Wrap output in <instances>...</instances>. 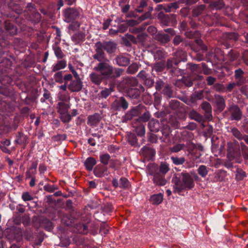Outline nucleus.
<instances>
[{
	"mask_svg": "<svg viewBox=\"0 0 248 248\" xmlns=\"http://www.w3.org/2000/svg\"><path fill=\"white\" fill-rule=\"evenodd\" d=\"M170 170L169 165L164 162H161L159 167L154 163H150L147 166V173L153 176V182L157 186H164L166 184L165 175Z\"/></svg>",
	"mask_w": 248,
	"mask_h": 248,
	"instance_id": "f257e3e1",
	"label": "nucleus"
},
{
	"mask_svg": "<svg viewBox=\"0 0 248 248\" xmlns=\"http://www.w3.org/2000/svg\"><path fill=\"white\" fill-rule=\"evenodd\" d=\"M99 63L93 69L100 73L105 78H119L123 74L124 70L119 68H114L109 63V61L107 58L98 61Z\"/></svg>",
	"mask_w": 248,
	"mask_h": 248,
	"instance_id": "f03ea898",
	"label": "nucleus"
},
{
	"mask_svg": "<svg viewBox=\"0 0 248 248\" xmlns=\"http://www.w3.org/2000/svg\"><path fill=\"white\" fill-rule=\"evenodd\" d=\"M95 53L93 55V59L97 61L107 58L105 51L108 54L114 53L117 49V44L113 41H98L95 43Z\"/></svg>",
	"mask_w": 248,
	"mask_h": 248,
	"instance_id": "7ed1b4c3",
	"label": "nucleus"
},
{
	"mask_svg": "<svg viewBox=\"0 0 248 248\" xmlns=\"http://www.w3.org/2000/svg\"><path fill=\"white\" fill-rule=\"evenodd\" d=\"M173 187L176 192H181L188 188L191 189L194 186V180L192 176L188 173L182 172L180 177H175L172 179Z\"/></svg>",
	"mask_w": 248,
	"mask_h": 248,
	"instance_id": "20e7f679",
	"label": "nucleus"
},
{
	"mask_svg": "<svg viewBox=\"0 0 248 248\" xmlns=\"http://www.w3.org/2000/svg\"><path fill=\"white\" fill-rule=\"evenodd\" d=\"M227 156L230 160H234L238 163L242 162L243 158L238 142L237 141L233 143H228Z\"/></svg>",
	"mask_w": 248,
	"mask_h": 248,
	"instance_id": "39448f33",
	"label": "nucleus"
},
{
	"mask_svg": "<svg viewBox=\"0 0 248 248\" xmlns=\"http://www.w3.org/2000/svg\"><path fill=\"white\" fill-rule=\"evenodd\" d=\"M158 17L163 25L167 26L171 24L174 26L177 24L176 16L174 14L165 15L161 12L158 14Z\"/></svg>",
	"mask_w": 248,
	"mask_h": 248,
	"instance_id": "423d86ee",
	"label": "nucleus"
},
{
	"mask_svg": "<svg viewBox=\"0 0 248 248\" xmlns=\"http://www.w3.org/2000/svg\"><path fill=\"white\" fill-rule=\"evenodd\" d=\"M65 21L68 23L72 22L79 17L78 11L74 8H68L65 9L63 12Z\"/></svg>",
	"mask_w": 248,
	"mask_h": 248,
	"instance_id": "0eeeda50",
	"label": "nucleus"
},
{
	"mask_svg": "<svg viewBox=\"0 0 248 248\" xmlns=\"http://www.w3.org/2000/svg\"><path fill=\"white\" fill-rule=\"evenodd\" d=\"M111 106L115 110H118L121 108L125 110L128 107V103L124 97H121L113 102Z\"/></svg>",
	"mask_w": 248,
	"mask_h": 248,
	"instance_id": "6e6552de",
	"label": "nucleus"
},
{
	"mask_svg": "<svg viewBox=\"0 0 248 248\" xmlns=\"http://www.w3.org/2000/svg\"><path fill=\"white\" fill-rule=\"evenodd\" d=\"M154 39L162 45H165L170 41V37L162 31L157 32L153 37Z\"/></svg>",
	"mask_w": 248,
	"mask_h": 248,
	"instance_id": "1a4fd4ad",
	"label": "nucleus"
},
{
	"mask_svg": "<svg viewBox=\"0 0 248 248\" xmlns=\"http://www.w3.org/2000/svg\"><path fill=\"white\" fill-rule=\"evenodd\" d=\"M114 61L116 65L121 67H126L130 63V59L124 53L117 55L114 59Z\"/></svg>",
	"mask_w": 248,
	"mask_h": 248,
	"instance_id": "9d476101",
	"label": "nucleus"
},
{
	"mask_svg": "<svg viewBox=\"0 0 248 248\" xmlns=\"http://www.w3.org/2000/svg\"><path fill=\"white\" fill-rule=\"evenodd\" d=\"M145 107L141 104H140L135 107L132 108L125 115V118L127 120H131L133 117L137 116L140 114Z\"/></svg>",
	"mask_w": 248,
	"mask_h": 248,
	"instance_id": "9b49d317",
	"label": "nucleus"
},
{
	"mask_svg": "<svg viewBox=\"0 0 248 248\" xmlns=\"http://www.w3.org/2000/svg\"><path fill=\"white\" fill-rule=\"evenodd\" d=\"M173 59L174 64L177 65L182 61H186L187 60V54L181 49H178L173 53Z\"/></svg>",
	"mask_w": 248,
	"mask_h": 248,
	"instance_id": "f8f14e48",
	"label": "nucleus"
},
{
	"mask_svg": "<svg viewBox=\"0 0 248 248\" xmlns=\"http://www.w3.org/2000/svg\"><path fill=\"white\" fill-rule=\"evenodd\" d=\"M12 62L8 59H3L0 62V75L3 73H9L11 70Z\"/></svg>",
	"mask_w": 248,
	"mask_h": 248,
	"instance_id": "ddd939ff",
	"label": "nucleus"
},
{
	"mask_svg": "<svg viewBox=\"0 0 248 248\" xmlns=\"http://www.w3.org/2000/svg\"><path fill=\"white\" fill-rule=\"evenodd\" d=\"M82 82L80 79H75L71 81L68 85V89L71 92H78L82 88Z\"/></svg>",
	"mask_w": 248,
	"mask_h": 248,
	"instance_id": "4468645a",
	"label": "nucleus"
},
{
	"mask_svg": "<svg viewBox=\"0 0 248 248\" xmlns=\"http://www.w3.org/2000/svg\"><path fill=\"white\" fill-rule=\"evenodd\" d=\"M89 78L92 83L97 86H99L105 79L100 73L95 72H93L90 74Z\"/></svg>",
	"mask_w": 248,
	"mask_h": 248,
	"instance_id": "2eb2a0df",
	"label": "nucleus"
},
{
	"mask_svg": "<svg viewBox=\"0 0 248 248\" xmlns=\"http://www.w3.org/2000/svg\"><path fill=\"white\" fill-rule=\"evenodd\" d=\"M188 117L190 119L193 120L198 123H202L208 120L205 116H202L194 109H192L189 111Z\"/></svg>",
	"mask_w": 248,
	"mask_h": 248,
	"instance_id": "dca6fc26",
	"label": "nucleus"
},
{
	"mask_svg": "<svg viewBox=\"0 0 248 248\" xmlns=\"http://www.w3.org/2000/svg\"><path fill=\"white\" fill-rule=\"evenodd\" d=\"M201 108L205 111L204 116L208 120H211L212 118L211 112V106L207 102H204L201 105Z\"/></svg>",
	"mask_w": 248,
	"mask_h": 248,
	"instance_id": "f3484780",
	"label": "nucleus"
},
{
	"mask_svg": "<svg viewBox=\"0 0 248 248\" xmlns=\"http://www.w3.org/2000/svg\"><path fill=\"white\" fill-rule=\"evenodd\" d=\"M125 86L128 87H136L139 84V81L136 77H126L123 79Z\"/></svg>",
	"mask_w": 248,
	"mask_h": 248,
	"instance_id": "a211bd4d",
	"label": "nucleus"
},
{
	"mask_svg": "<svg viewBox=\"0 0 248 248\" xmlns=\"http://www.w3.org/2000/svg\"><path fill=\"white\" fill-rule=\"evenodd\" d=\"M230 111L232 119L239 120L241 118L242 113L237 106H233L231 107Z\"/></svg>",
	"mask_w": 248,
	"mask_h": 248,
	"instance_id": "6ab92c4d",
	"label": "nucleus"
},
{
	"mask_svg": "<svg viewBox=\"0 0 248 248\" xmlns=\"http://www.w3.org/2000/svg\"><path fill=\"white\" fill-rule=\"evenodd\" d=\"M108 168L107 167L98 165L94 169V173L97 177H103L107 175Z\"/></svg>",
	"mask_w": 248,
	"mask_h": 248,
	"instance_id": "aec40b11",
	"label": "nucleus"
},
{
	"mask_svg": "<svg viewBox=\"0 0 248 248\" xmlns=\"http://www.w3.org/2000/svg\"><path fill=\"white\" fill-rule=\"evenodd\" d=\"M70 108L69 104L66 102L61 101L58 103L57 109L59 113H64L68 112Z\"/></svg>",
	"mask_w": 248,
	"mask_h": 248,
	"instance_id": "412c9836",
	"label": "nucleus"
},
{
	"mask_svg": "<svg viewBox=\"0 0 248 248\" xmlns=\"http://www.w3.org/2000/svg\"><path fill=\"white\" fill-rule=\"evenodd\" d=\"M4 29L7 32L11 35H14L17 33L16 28L8 20H6L4 22Z\"/></svg>",
	"mask_w": 248,
	"mask_h": 248,
	"instance_id": "4be33fe9",
	"label": "nucleus"
},
{
	"mask_svg": "<svg viewBox=\"0 0 248 248\" xmlns=\"http://www.w3.org/2000/svg\"><path fill=\"white\" fill-rule=\"evenodd\" d=\"M126 93L127 96L132 99H137L140 94V92L138 88H129Z\"/></svg>",
	"mask_w": 248,
	"mask_h": 248,
	"instance_id": "5701e85b",
	"label": "nucleus"
},
{
	"mask_svg": "<svg viewBox=\"0 0 248 248\" xmlns=\"http://www.w3.org/2000/svg\"><path fill=\"white\" fill-rule=\"evenodd\" d=\"M206 6L204 4H201L193 7L192 10V15L194 17H198L201 15L205 11Z\"/></svg>",
	"mask_w": 248,
	"mask_h": 248,
	"instance_id": "b1692460",
	"label": "nucleus"
},
{
	"mask_svg": "<svg viewBox=\"0 0 248 248\" xmlns=\"http://www.w3.org/2000/svg\"><path fill=\"white\" fill-rule=\"evenodd\" d=\"M160 127V123L157 120L152 119L148 123V127L151 132H158Z\"/></svg>",
	"mask_w": 248,
	"mask_h": 248,
	"instance_id": "393cba45",
	"label": "nucleus"
},
{
	"mask_svg": "<svg viewBox=\"0 0 248 248\" xmlns=\"http://www.w3.org/2000/svg\"><path fill=\"white\" fill-rule=\"evenodd\" d=\"M89 222V220H87L85 223H79L78 224H77L75 227L79 233L83 234H86L88 232V227L86 224H88Z\"/></svg>",
	"mask_w": 248,
	"mask_h": 248,
	"instance_id": "a878e982",
	"label": "nucleus"
},
{
	"mask_svg": "<svg viewBox=\"0 0 248 248\" xmlns=\"http://www.w3.org/2000/svg\"><path fill=\"white\" fill-rule=\"evenodd\" d=\"M101 120V116L98 113L90 115L88 118V124L91 125L97 124Z\"/></svg>",
	"mask_w": 248,
	"mask_h": 248,
	"instance_id": "bb28decb",
	"label": "nucleus"
},
{
	"mask_svg": "<svg viewBox=\"0 0 248 248\" xmlns=\"http://www.w3.org/2000/svg\"><path fill=\"white\" fill-rule=\"evenodd\" d=\"M114 91V86H110L109 88H105L98 94L99 97L106 98Z\"/></svg>",
	"mask_w": 248,
	"mask_h": 248,
	"instance_id": "cd10ccee",
	"label": "nucleus"
},
{
	"mask_svg": "<svg viewBox=\"0 0 248 248\" xmlns=\"http://www.w3.org/2000/svg\"><path fill=\"white\" fill-rule=\"evenodd\" d=\"M137 122H135L133 124V126L135 127V131L138 136H142L144 135L145 133V129L144 125L139 123V124H137Z\"/></svg>",
	"mask_w": 248,
	"mask_h": 248,
	"instance_id": "c85d7f7f",
	"label": "nucleus"
},
{
	"mask_svg": "<svg viewBox=\"0 0 248 248\" xmlns=\"http://www.w3.org/2000/svg\"><path fill=\"white\" fill-rule=\"evenodd\" d=\"M162 93L168 98H170L173 96V91L171 86L169 84H166L162 90Z\"/></svg>",
	"mask_w": 248,
	"mask_h": 248,
	"instance_id": "c756f323",
	"label": "nucleus"
},
{
	"mask_svg": "<svg viewBox=\"0 0 248 248\" xmlns=\"http://www.w3.org/2000/svg\"><path fill=\"white\" fill-rule=\"evenodd\" d=\"M126 72L128 74L133 75L135 74L139 70L140 65L136 62H133L130 65H128Z\"/></svg>",
	"mask_w": 248,
	"mask_h": 248,
	"instance_id": "7c9ffc66",
	"label": "nucleus"
},
{
	"mask_svg": "<svg viewBox=\"0 0 248 248\" xmlns=\"http://www.w3.org/2000/svg\"><path fill=\"white\" fill-rule=\"evenodd\" d=\"M96 160L94 158L90 157L85 160L84 165L87 170L91 171L93 170V167L96 164Z\"/></svg>",
	"mask_w": 248,
	"mask_h": 248,
	"instance_id": "2f4dec72",
	"label": "nucleus"
},
{
	"mask_svg": "<svg viewBox=\"0 0 248 248\" xmlns=\"http://www.w3.org/2000/svg\"><path fill=\"white\" fill-rule=\"evenodd\" d=\"M193 78L189 76H183L180 80L178 81V82H181L187 87H192L193 84Z\"/></svg>",
	"mask_w": 248,
	"mask_h": 248,
	"instance_id": "473e14b6",
	"label": "nucleus"
},
{
	"mask_svg": "<svg viewBox=\"0 0 248 248\" xmlns=\"http://www.w3.org/2000/svg\"><path fill=\"white\" fill-rule=\"evenodd\" d=\"M7 74L3 73L0 75V82L5 86L11 84L12 81V78Z\"/></svg>",
	"mask_w": 248,
	"mask_h": 248,
	"instance_id": "72a5a7b5",
	"label": "nucleus"
},
{
	"mask_svg": "<svg viewBox=\"0 0 248 248\" xmlns=\"http://www.w3.org/2000/svg\"><path fill=\"white\" fill-rule=\"evenodd\" d=\"M14 221L16 224H19L22 222L25 226H27L30 223V217L28 215H25L22 216L20 219L16 218Z\"/></svg>",
	"mask_w": 248,
	"mask_h": 248,
	"instance_id": "f704fd0d",
	"label": "nucleus"
},
{
	"mask_svg": "<svg viewBox=\"0 0 248 248\" xmlns=\"http://www.w3.org/2000/svg\"><path fill=\"white\" fill-rule=\"evenodd\" d=\"M151 202L154 204H159L163 200V196L161 194H158L152 196L150 199Z\"/></svg>",
	"mask_w": 248,
	"mask_h": 248,
	"instance_id": "c9c22d12",
	"label": "nucleus"
},
{
	"mask_svg": "<svg viewBox=\"0 0 248 248\" xmlns=\"http://www.w3.org/2000/svg\"><path fill=\"white\" fill-rule=\"evenodd\" d=\"M151 118V114L148 111H146L143 113V114L136 119V122H146L148 121Z\"/></svg>",
	"mask_w": 248,
	"mask_h": 248,
	"instance_id": "e433bc0d",
	"label": "nucleus"
},
{
	"mask_svg": "<svg viewBox=\"0 0 248 248\" xmlns=\"http://www.w3.org/2000/svg\"><path fill=\"white\" fill-rule=\"evenodd\" d=\"M240 145L243 157L246 161H248V147L243 142H240Z\"/></svg>",
	"mask_w": 248,
	"mask_h": 248,
	"instance_id": "4c0bfd02",
	"label": "nucleus"
},
{
	"mask_svg": "<svg viewBox=\"0 0 248 248\" xmlns=\"http://www.w3.org/2000/svg\"><path fill=\"white\" fill-rule=\"evenodd\" d=\"M165 67V62L160 61L155 63L153 69L157 72H162Z\"/></svg>",
	"mask_w": 248,
	"mask_h": 248,
	"instance_id": "58836bf2",
	"label": "nucleus"
},
{
	"mask_svg": "<svg viewBox=\"0 0 248 248\" xmlns=\"http://www.w3.org/2000/svg\"><path fill=\"white\" fill-rule=\"evenodd\" d=\"M162 136L160 137V139L167 138L170 133V128L168 125H164L161 130Z\"/></svg>",
	"mask_w": 248,
	"mask_h": 248,
	"instance_id": "ea45409f",
	"label": "nucleus"
},
{
	"mask_svg": "<svg viewBox=\"0 0 248 248\" xmlns=\"http://www.w3.org/2000/svg\"><path fill=\"white\" fill-rule=\"evenodd\" d=\"M41 226L48 231H50L53 229L52 222L47 219H44L42 220Z\"/></svg>",
	"mask_w": 248,
	"mask_h": 248,
	"instance_id": "a19ab883",
	"label": "nucleus"
},
{
	"mask_svg": "<svg viewBox=\"0 0 248 248\" xmlns=\"http://www.w3.org/2000/svg\"><path fill=\"white\" fill-rule=\"evenodd\" d=\"M85 38V35L82 32H78L75 33L72 37L73 41L76 43H78L81 41H82Z\"/></svg>",
	"mask_w": 248,
	"mask_h": 248,
	"instance_id": "79ce46f5",
	"label": "nucleus"
},
{
	"mask_svg": "<svg viewBox=\"0 0 248 248\" xmlns=\"http://www.w3.org/2000/svg\"><path fill=\"white\" fill-rule=\"evenodd\" d=\"M170 159L172 163L175 165H183L186 161V159L184 157L171 156Z\"/></svg>",
	"mask_w": 248,
	"mask_h": 248,
	"instance_id": "37998d69",
	"label": "nucleus"
},
{
	"mask_svg": "<svg viewBox=\"0 0 248 248\" xmlns=\"http://www.w3.org/2000/svg\"><path fill=\"white\" fill-rule=\"evenodd\" d=\"M198 174L202 177H205L208 172V169L205 165H201L197 170Z\"/></svg>",
	"mask_w": 248,
	"mask_h": 248,
	"instance_id": "c03bdc74",
	"label": "nucleus"
},
{
	"mask_svg": "<svg viewBox=\"0 0 248 248\" xmlns=\"http://www.w3.org/2000/svg\"><path fill=\"white\" fill-rule=\"evenodd\" d=\"M27 138L23 134L18 133L16 137V142L20 145H24L26 143Z\"/></svg>",
	"mask_w": 248,
	"mask_h": 248,
	"instance_id": "a18cd8bd",
	"label": "nucleus"
},
{
	"mask_svg": "<svg viewBox=\"0 0 248 248\" xmlns=\"http://www.w3.org/2000/svg\"><path fill=\"white\" fill-rule=\"evenodd\" d=\"M186 147L184 144L178 143L170 148V152L172 153H178L183 150Z\"/></svg>",
	"mask_w": 248,
	"mask_h": 248,
	"instance_id": "49530a36",
	"label": "nucleus"
},
{
	"mask_svg": "<svg viewBox=\"0 0 248 248\" xmlns=\"http://www.w3.org/2000/svg\"><path fill=\"white\" fill-rule=\"evenodd\" d=\"M203 97V95L202 91L195 92L191 96V102L192 103H194L197 100L202 99Z\"/></svg>",
	"mask_w": 248,
	"mask_h": 248,
	"instance_id": "de8ad7c7",
	"label": "nucleus"
},
{
	"mask_svg": "<svg viewBox=\"0 0 248 248\" xmlns=\"http://www.w3.org/2000/svg\"><path fill=\"white\" fill-rule=\"evenodd\" d=\"M66 63L65 61H59L53 68V72L59 70L65 67Z\"/></svg>",
	"mask_w": 248,
	"mask_h": 248,
	"instance_id": "09e8293b",
	"label": "nucleus"
},
{
	"mask_svg": "<svg viewBox=\"0 0 248 248\" xmlns=\"http://www.w3.org/2000/svg\"><path fill=\"white\" fill-rule=\"evenodd\" d=\"M185 35L189 39H192L193 38H196L199 37L200 35V32L198 31H187L185 33Z\"/></svg>",
	"mask_w": 248,
	"mask_h": 248,
	"instance_id": "8fccbe9b",
	"label": "nucleus"
},
{
	"mask_svg": "<svg viewBox=\"0 0 248 248\" xmlns=\"http://www.w3.org/2000/svg\"><path fill=\"white\" fill-rule=\"evenodd\" d=\"M173 36L174 37L172 40V43L175 46H178L184 41V38L180 35H176L175 34V35H174Z\"/></svg>",
	"mask_w": 248,
	"mask_h": 248,
	"instance_id": "3c124183",
	"label": "nucleus"
},
{
	"mask_svg": "<svg viewBox=\"0 0 248 248\" xmlns=\"http://www.w3.org/2000/svg\"><path fill=\"white\" fill-rule=\"evenodd\" d=\"M53 49L55 52V54L58 58L62 59L64 57V55L62 52L61 48L59 46L55 45L53 46Z\"/></svg>",
	"mask_w": 248,
	"mask_h": 248,
	"instance_id": "603ef678",
	"label": "nucleus"
},
{
	"mask_svg": "<svg viewBox=\"0 0 248 248\" xmlns=\"http://www.w3.org/2000/svg\"><path fill=\"white\" fill-rule=\"evenodd\" d=\"M232 135L238 140H241L244 139V136H243L241 132L236 128H233L231 130Z\"/></svg>",
	"mask_w": 248,
	"mask_h": 248,
	"instance_id": "864d4df0",
	"label": "nucleus"
},
{
	"mask_svg": "<svg viewBox=\"0 0 248 248\" xmlns=\"http://www.w3.org/2000/svg\"><path fill=\"white\" fill-rule=\"evenodd\" d=\"M180 102L177 100H171L169 105V108L172 110H175L178 109L179 107Z\"/></svg>",
	"mask_w": 248,
	"mask_h": 248,
	"instance_id": "5fc2aeb1",
	"label": "nucleus"
},
{
	"mask_svg": "<svg viewBox=\"0 0 248 248\" xmlns=\"http://www.w3.org/2000/svg\"><path fill=\"white\" fill-rule=\"evenodd\" d=\"M110 158V155L107 154H104L100 156V162L105 165L108 164Z\"/></svg>",
	"mask_w": 248,
	"mask_h": 248,
	"instance_id": "6e6d98bb",
	"label": "nucleus"
},
{
	"mask_svg": "<svg viewBox=\"0 0 248 248\" xmlns=\"http://www.w3.org/2000/svg\"><path fill=\"white\" fill-rule=\"evenodd\" d=\"M166 84L161 79H158L155 83V88L157 91H160Z\"/></svg>",
	"mask_w": 248,
	"mask_h": 248,
	"instance_id": "4d7b16f0",
	"label": "nucleus"
},
{
	"mask_svg": "<svg viewBox=\"0 0 248 248\" xmlns=\"http://www.w3.org/2000/svg\"><path fill=\"white\" fill-rule=\"evenodd\" d=\"M225 107L224 99L218 96V110L222 111Z\"/></svg>",
	"mask_w": 248,
	"mask_h": 248,
	"instance_id": "13d9d810",
	"label": "nucleus"
},
{
	"mask_svg": "<svg viewBox=\"0 0 248 248\" xmlns=\"http://www.w3.org/2000/svg\"><path fill=\"white\" fill-rule=\"evenodd\" d=\"M128 141L132 146L136 145L137 143V139L133 134H130L128 136Z\"/></svg>",
	"mask_w": 248,
	"mask_h": 248,
	"instance_id": "bf43d9fd",
	"label": "nucleus"
},
{
	"mask_svg": "<svg viewBox=\"0 0 248 248\" xmlns=\"http://www.w3.org/2000/svg\"><path fill=\"white\" fill-rule=\"evenodd\" d=\"M0 93L5 96H10L13 94L12 91L7 88H4L0 89Z\"/></svg>",
	"mask_w": 248,
	"mask_h": 248,
	"instance_id": "052dcab7",
	"label": "nucleus"
},
{
	"mask_svg": "<svg viewBox=\"0 0 248 248\" xmlns=\"http://www.w3.org/2000/svg\"><path fill=\"white\" fill-rule=\"evenodd\" d=\"M154 58L155 60H161L164 58L165 53L162 50H158L154 54Z\"/></svg>",
	"mask_w": 248,
	"mask_h": 248,
	"instance_id": "680f3d73",
	"label": "nucleus"
},
{
	"mask_svg": "<svg viewBox=\"0 0 248 248\" xmlns=\"http://www.w3.org/2000/svg\"><path fill=\"white\" fill-rule=\"evenodd\" d=\"M129 182L128 180L125 178H121L120 180V187L127 188L129 186Z\"/></svg>",
	"mask_w": 248,
	"mask_h": 248,
	"instance_id": "e2e57ef3",
	"label": "nucleus"
},
{
	"mask_svg": "<svg viewBox=\"0 0 248 248\" xmlns=\"http://www.w3.org/2000/svg\"><path fill=\"white\" fill-rule=\"evenodd\" d=\"M60 118L64 123H67L71 120V116L68 112L60 113Z\"/></svg>",
	"mask_w": 248,
	"mask_h": 248,
	"instance_id": "0e129e2a",
	"label": "nucleus"
},
{
	"mask_svg": "<svg viewBox=\"0 0 248 248\" xmlns=\"http://www.w3.org/2000/svg\"><path fill=\"white\" fill-rule=\"evenodd\" d=\"M195 42L202 51H205L207 50V46L204 44L203 41L201 39H196L195 40Z\"/></svg>",
	"mask_w": 248,
	"mask_h": 248,
	"instance_id": "69168bd1",
	"label": "nucleus"
},
{
	"mask_svg": "<svg viewBox=\"0 0 248 248\" xmlns=\"http://www.w3.org/2000/svg\"><path fill=\"white\" fill-rule=\"evenodd\" d=\"M54 79L56 82L62 83L63 81L62 72H57L54 75Z\"/></svg>",
	"mask_w": 248,
	"mask_h": 248,
	"instance_id": "338daca9",
	"label": "nucleus"
},
{
	"mask_svg": "<svg viewBox=\"0 0 248 248\" xmlns=\"http://www.w3.org/2000/svg\"><path fill=\"white\" fill-rule=\"evenodd\" d=\"M143 83L145 85L151 88L153 86L154 84V79L151 78L147 77L143 81Z\"/></svg>",
	"mask_w": 248,
	"mask_h": 248,
	"instance_id": "774afa93",
	"label": "nucleus"
}]
</instances>
